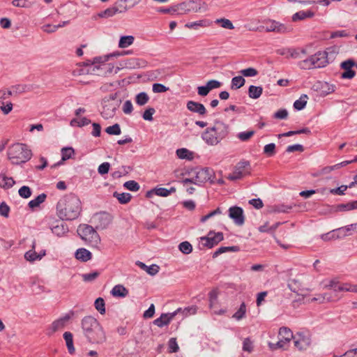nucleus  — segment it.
Instances as JSON below:
<instances>
[{"mask_svg":"<svg viewBox=\"0 0 357 357\" xmlns=\"http://www.w3.org/2000/svg\"><path fill=\"white\" fill-rule=\"evenodd\" d=\"M80 211V201L73 195L64 196L59 199L56 205V213L61 220H75L79 215Z\"/></svg>","mask_w":357,"mask_h":357,"instance_id":"nucleus-2","label":"nucleus"},{"mask_svg":"<svg viewBox=\"0 0 357 357\" xmlns=\"http://www.w3.org/2000/svg\"><path fill=\"white\" fill-rule=\"evenodd\" d=\"M114 197H116L121 204H127L131 199V195L129 193H119L115 192Z\"/></svg>","mask_w":357,"mask_h":357,"instance_id":"nucleus-33","label":"nucleus"},{"mask_svg":"<svg viewBox=\"0 0 357 357\" xmlns=\"http://www.w3.org/2000/svg\"><path fill=\"white\" fill-rule=\"evenodd\" d=\"M333 357H357V349H350L340 356L334 355Z\"/></svg>","mask_w":357,"mask_h":357,"instance_id":"nucleus-64","label":"nucleus"},{"mask_svg":"<svg viewBox=\"0 0 357 357\" xmlns=\"http://www.w3.org/2000/svg\"><path fill=\"white\" fill-rule=\"evenodd\" d=\"M194 153L187 149H179L176 150V155L181 159L192 160Z\"/></svg>","mask_w":357,"mask_h":357,"instance_id":"nucleus-27","label":"nucleus"},{"mask_svg":"<svg viewBox=\"0 0 357 357\" xmlns=\"http://www.w3.org/2000/svg\"><path fill=\"white\" fill-rule=\"evenodd\" d=\"M314 15L315 12L312 10H300L292 15L291 20L294 22H296L298 21L304 20L307 18H312Z\"/></svg>","mask_w":357,"mask_h":357,"instance_id":"nucleus-19","label":"nucleus"},{"mask_svg":"<svg viewBox=\"0 0 357 357\" xmlns=\"http://www.w3.org/2000/svg\"><path fill=\"white\" fill-rule=\"evenodd\" d=\"M10 212L9 206L4 202L0 204V214L4 217H8Z\"/></svg>","mask_w":357,"mask_h":357,"instance_id":"nucleus-61","label":"nucleus"},{"mask_svg":"<svg viewBox=\"0 0 357 357\" xmlns=\"http://www.w3.org/2000/svg\"><path fill=\"white\" fill-rule=\"evenodd\" d=\"M179 310L180 309L173 313H162L159 318L153 321V324L160 328L169 325Z\"/></svg>","mask_w":357,"mask_h":357,"instance_id":"nucleus-15","label":"nucleus"},{"mask_svg":"<svg viewBox=\"0 0 357 357\" xmlns=\"http://www.w3.org/2000/svg\"><path fill=\"white\" fill-rule=\"evenodd\" d=\"M75 153L74 149L71 147L63 148L61 150L62 160L70 159Z\"/></svg>","mask_w":357,"mask_h":357,"instance_id":"nucleus-45","label":"nucleus"},{"mask_svg":"<svg viewBox=\"0 0 357 357\" xmlns=\"http://www.w3.org/2000/svg\"><path fill=\"white\" fill-rule=\"evenodd\" d=\"M45 255V251L38 254L35 250H29L25 253L24 257L27 261L33 262L36 260H40Z\"/></svg>","mask_w":357,"mask_h":357,"instance_id":"nucleus-25","label":"nucleus"},{"mask_svg":"<svg viewBox=\"0 0 357 357\" xmlns=\"http://www.w3.org/2000/svg\"><path fill=\"white\" fill-rule=\"evenodd\" d=\"M7 155L12 164L20 165L29 160L32 153L26 144L15 143L8 147Z\"/></svg>","mask_w":357,"mask_h":357,"instance_id":"nucleus-4","label":"nucleus"},{"mask_svg":"<svg viewBox=\"0 0 357 357\" xmlns=\"http://www.w3.org/2000/svg\"><path fill=\"white\" fill-rule=\"evenodd\" d=\"M238 249L237 247L236 246H231V247H221L220 248H218L213 254V257H215L217 256H218L219 255H221L225 252H227V251H234V252H236L237 251Z\"/></svg>","mask_w":357,"mask_h":357,"instance_id":"nucleus-48","label":"nucleus"},{"mask_svg":"<svg viewBox=\"0 0 357 357\" xmlns=\"http://www.w3.org/2000/svg\"><path fill=\"white\" fill-rule=\"evenodd\" d=\"M211 178V170L208 168L199 169L196 172V176L192 179L185 178L183 183L184 185L188 183H194L195 184H201L210 180Z\"/></svg>","mask_w":357,"mask_h":357,"instance_id":"nucleus-12","label":"nucleus"},{"mask_svg":"<svg viewBox=\"0 0 357 357\" xmlns=\"http://www.w3.org/2000/svg\"><path fill=\"white\" fill-rule=\"evenodd\" d=\"M100 275V273L98 271H94L89 273H85L82 275V279L85 282H91L96 280Z\"/></svg>","mask_w":357,"mask_h":357,"instance_id":"nucleus-49","label":"nucleus"},{"mask_svg":"<svg viewBox=\"0 0 357 357\" xmlns=\"http://www.w3.org/2000/svg\"><path fill=\"white\" fill-rule=\"evenodd\" d=\"M245 82L244 78L241 76L234 77L231 79V88L235 89H239L244 85Z\"/></svg>","mask_w":357,"mask_h":357,"instance_id":"nucleus-37","label":"nucleus"},{"mask_svg":"<svg viewBox=\"0 0 357 357\" xmlns=\"http://www.w3.org/2000/svg\"><path fill=\"white\" fill-rule=\"evenodd\" d=\"M105 131H106V132H107L109 135H120L121 132L120 126L117 123L107 127L106 128Z\"/></svg>","mask_w":357,"mask_h":357,"instance_id":"nucleus-47","label":"nucleus"},{"mask_svg":"<svg viewBox=\"0 0 357 357\" xmlns=\"http://www.w3.org/2000/svg\"><path fill=\"white\" fill-rule=\"evenodd\" d=\"M278 225H279V223H276L275 225H274L273 226H270L268 222H266L264 225H261L259 227V231L260 232H266V233L272 232V231H274L277 229Z\"/></svg>","mask_w":357,"mask_h":357,"instance_id":"nucleus-43","label":"nucleus"},{"mask_svg":"<svg viewBox=\"0 0 357 357\" xmlns=\"http://www.w3.org/2000/svg\"><path fill=\"white\" fill-rule=\"evenodd\" d=\"M255 135V131L248 130L245 132H241L238 133L237 137L242 142L248 141L250 138H252Z\"/></svg>","mask_w":357,"mask_h":357,"instance_id":"nucleus-39","label":"nucleus"},{"mask_svg":"<svg viewBox=\"0 0 357 357\" xmlns=\"http://www.w3.org/2000/svg\"><path fill=\"white\" fill-rule=\"evenodd\" d=\"M294 335L291 331L286 327H282L279 331L280 340L275 344H270L271 349H276L278 348H284L285 345L290 342L291 339L294 340Z\"/></svg>","mask_w":357,"mask_h":357,"instance_id":"nucleus-10","label":"nucleus"},{"mask_svg":"<svg viewBox=\"0 0 357 357\" xmlns=\"http://www.w3.org/2000/svg\"><path fill=\"white\" fill-rule=\"evenodd\" d=\"M219 290L218 288L213 289L208 294L209 301L211 303V305L213 302H215L218 296Z\"/></svg>","mask_w":357,"mask_h":357,"instance_id":"nucleus-58","label":"nucleus"},{"mask_svg":"<svg viewBox=\"0 0 357 357\" xmlns=\"http://www.w3.org/2000/svg\"><path fill=\"white\" fill-rule=\"evenodd\" d=\"M223 238V234L222 232L211 231L206 236L201 237L200 242L204 248H211L218 245Z\"/></svg>","mask_w":357,"mask_h":357,"instance_id":"nucleus-11","label":"nucleus"},{"mask_svg":"<svg viewBox=\"0 0 357 357\" xmlns=\"http://www.w3.org/2000/svg\"><path fill=\"white\" fill-rule=\"evenodd\" d=\"M155 110L154 108H149L146 109L143 114V118L145 120L152 121L153 120V114L155 113Z\"/></svg>","mask_w":357,"mask_h":357,"instance_id":"nucleus-62","label":"nucleus"},{"mask_svg":"<svg viewBox=\"0 0 357 357\" xmlns=\"http://www.w3.org/2000/svg\"><path fill=\"white\" fill-rule=\"evenodd\" d=\"M307 96L302 95L300 98L296 100L294 103V107L296 109L301 110L303 109L306 104H307Z\"/></svg>","mask_w":357,"mask_h":357,"instance_id":"nucleus-32","label":"nucleus"},{"mask_svg":"<svg viewBox=\"0 0 357 357\" xmlns=\"http://www.w3.org/2000/svg\"><path fill=\"white\" fill-rule=\"evenodd\" d=\"M124 187L131 191H137L139 189V184L135 181H129L124 183Z\"/></svg>","mask_w":357,"mask_h":357,"instance_id":"nucleus-53","label":"nucleus"},{"mask_svg":"<svg viewBox=\"0 0 357 357\" xmlns=\"http://www.w3.org/2000/svg\"><path fill=\"white\" fill-rule=\"evenodd\" d=\"M263 25L260 26L261 30L267 32H276L278 33H285L291 31L290 26H287L273 20L268 19L263 21Z\"/></svg>","mask_w":357,"mask_h":357,"instance_id":"nucleus-7","label":"nucleus"},{"mask_svg":"<svg viewBox=\"0 0 357 357\" xmlns=\"http://www.w3.org/2000/svg\"><path fill=\"white\" fill-rule=\"evenodd\" d=\"M63 338L66 343V347L68 352L70 354H73L75 353V347L73 344V336L70 332H65L63 333Z\"/></svg>","mask_w":357,"mask_h":357,"instance_id":"nucleus-24","label":"nucleus"},{"mask_svg":"<svg viewBox=\"0 0 357 357\" xmlns=\"http://www.w3.org/2000/svg\"><path fill=\"white\" fill-rule=\"evenodd\" d=\"M299 66L302 69L316 68L312 56L305 60L300 61Z\"/></svg>","mask_w":357,"mask_h":357,"instance_id":"nucleus-35","label":"nucleus"},{"mask_svg":"<svg viewBox=\"0 0 357 357\" xmlns=\"http://www.w3.org/2000/svg\"><path fill=\"white\" fill-rule=\"evenodd\" d=\"M15 181L12 177H8L5 174H0V186L4 189H9L13 186Z\"/></svg>","mask_w":357,"mask_h":357,"instance_id":"nucleus-23","label":"nucleus"},{"mask_svg":"<svg viewBox=\"0 0 357 357\" xmlns=\"http://www.w3.org/2000/svg\"><path fill=\"white\" fill-rule=\"evenodd\" d=\"M227 134V126L222 121H216L213 127L206 130L202 135V138L208 144L215 145Z\"/></svg>","mask_w":357,"mask_h":357,"instance_id":"nucleus-5","label":"nucleus"},{"mask_svg":"<svg viewBox=\"0 0 357 357\" xmlns=\"http://www.w3.org/2000/svg\"><path fill=\"white\" fill-rule=\"evenodd\" d=\"M240 73L245 77H255L258 75V71L253 68H248L240 71Z\"/></svg>","mask_w":357,"mask_h":357,"instance_id":"nucleus-51","label":"nucleus"},{"mask_svg":"<svg viewBox=\"0 0 357 357\" xmlns=\"http://www.w3.org/2000/svg\"><path fill=\"white\" fill-rule=\"evenodd\" d=\"M315 68L324 67L328 63V53L326 51L318 52L312 56Z\"/></svg>","mask_w":357,"mask_h":357,"instance_id":"nucleus-16","label":"nucleus"},{"mask_svg":"<svg viewBox=\"0 0 357 357\" xmlns=\"http://www.w3.org/2000/svg\"><path fill=\"white\" fill-rule=\"evenodd\" d=\"M149 98L148 95L144 92L139 93L135 98V101L139 105H145L149 101Z\"/></svg>","mask_w":357,"mask_h":357,"instance_id":"nucleus-44","label":"nucleus"},{"mask_svg":"<svg viewBox=\"0 0 357 357\" xmlns=\"http://www.w3.org/2000/svg\"><path fill=\"white\" fill-rule=\"evenodd\" d=\"M110 165L109 162H103L98 167V173L101 175L107 174L109 170Z\"/></svg>","mask_w":357,"mask_h":357,"instance_id":"nucleus-60","label":"nucleus"},{"mask_svg":"<svg viewBox=\"0 0 357 357\" xmlns=\"http://www.w3.org/2000/svg\"><path fill=\"white\" fill-rule=\"evenodd\" d=\"M229 217L234 219L236 224L242 225L244 223L243 211L238 206L231 207L229 210Z\"/></svg>","mask_w":357,"mask_h":357,"instance_id":"nucleus-17","label":"nucleus"},{"mask_svg":"<svg viewBox=\"0 0 357 357\" xmlns=\"http://www.w3.org/2000/svg\"><path fill=\"white\" fill-rule=\"evenodd\" d=\"M112 294L115 297H126L128 294V291L123 285L117 284L112 289Z\"/></svg>","mask_w":357,"mask_h":357,"instance_id":"nucleus-26","label":"nucleus"},{"mask_svg":"<svg viewBox=\"0 0 357 357\" xmlns=\"http://www.w3.org/2000/svg\"><path fill=\"white\" fill-rule=\"evenodd\" d=\"M96 309L101 314L105 313V301L102 298H98L96 300L94 303Z\"/></svg>","mask_w":357,"mask_h":357,"instance_id":"nucleus-38","label":"nucleus"},{"mask_svg":"<svg viewBox=\"0 0 357 357\" xmlns=\"http://www.w3.org/2000/svg\"><path fill=\"white\" fill-rule=\"evenodd\" d=\"M221 213V211L220 210L219 208H216L215 210L210 212L209 213H208L207 215H203L201 219H200V222H206L207 220H208L209 218H211V217L215 215H218V214H220Z\"/></svg>","mask_w":357,"mask_h":357,"instance_id":"nucleus-57","label":"nucleus"},{"mask_svg":"<svg viewBox=\"0 0 357 357\" xmlns=\"http://www.w3.org/2000/svg\"><path fill=\"white\" fill-rule=\"evenodd\" d=\"M263 89L261 86H250L248 89L249 96L251 98L257 99L261 96Z\"/></svg>","mask_w":357,"mask_h":357,"instance_id":"nucleus-28","label":"nucleus"},{"mask_svg":"<svg viewBox=\"0 0 357 357\" xmlns=\"http://www.w3.org/2000/svg\"><path fill=\"white\" fill-rule=\"evenodd\" d=\"M19 195L23 198H28L31 195V190L28 186H22L19 190Z\"/></svg>","mask_w":357,"mask_h":357,"instance_id":"nucleus-55","label":"nucleus"},{"mask_svg":"<svg viewBox=\"0 0 357 357\" xmlns=\"http://www.w3.org/2000/svg\"><path fill=\"white\" fill-rule=\"evenodd\" d=\"M75 257L78 260L87 261L91 259L92 254L85 248H80L77 250L75 253Z\"/></svg>","mask_w":357,"mask_h":357,"instance_id":"nucleus-22","label":"nucleus"},{"mask_svg":"<svg viewBox=\"0 0 357 357\" xmlns=\"http://www.w3.org/2000/svg\"><path fill=\"white\" fill-rule=\"evenodd\" d=\"M70 318L69 315H66L65 317L54 321L51 326L52 331L54 333L63 329L66 326Z\"/></svg>","mask_w":357,"mask_h":357,"instance_id":"nucleus-21","label":"nucleus"},{"mask_svg":"<svg viewBox=\"0 0 357 357\" xmlns=\"http://www.w3.org/2000/svg\"><path fill=\"white\" fill-rule=\"evenodd\" d=\"M207 26L208 24L206 20H199L198 22H189L185 25L186 28L192 29H197L199 27H205Z\"/></svg>","mask_w":357,"mask_h":357,"instance_id":"nucleus-36","label":"nucleus"},{"mask_svg":"<svg viewBox=\"0 0 357 357\" xmlns=\"http://www.w3.org/2000/svg\"><path fill=\"white\" fill-rule=\"evenodd\" d=\"M187 108L190 112L197 113L202 116H204L207 114V110L204 105L192 100H190L187 102Z\"/></svg>","mask_w":357,"mask_h":357,"instance_id":"nucleus-18","label":"nucleus"},{"mask_svg":"<svg viewBox=\"0 0 357 357\" xmlns=\"http://www.w3.org/2000/svg\"><path fill=\"white\" fill-rule=\"evenodd\" d=\"M168 88L165 86L164 85L161 84H153V91L154 93H163L168 91Z\"/></svg>","mask_w":357,"mask_h":357,"instance_id":"nucleus-59","label":"nucleus"},{"mask_svg":"<svg viewBox=\"0 0 357 357\" xmlns=\"http://www.w3.org/2000/svg\"><path fill=\"white\" fill-rule=\"evenodd\" d=\"M279 54L281 55H287V57L290 56L291 58H297L298 56L299 52L295 49H288L287 52H284V50H282L280 52Z\"/></svg>","mask_w":357,"mask_h":357,"instance_id":"nucleus-54","label":"nucleus"},{"mask_svg":"<svg viewBox=\"0 0 357 357\" xmlns=\"http://www.w3.org/2000/svg\"><path fill=\"white\" fill-rule=\"evenodd\" d=\"M112 216L106 212H100L95 214L91 218V223L96 229H106L112 222Z\"/></svg>","mask_w":357,"mask_h":357,"instance_id":"nucleus-9","label":"nucleus"},{"mask_svg":"<svg viewBox=\"0 0 357 357\" xmlns=\"http://www.w3.org/2000/svg\"><path fill=\"white\" fill-rule=\"evenodd\" d=\"M178 248L179 250L185 255L190 254L192 251V245L188 241H184L180 243Z\"/></svg>","mask_w":357,"mask_h":357,"instance_id":"nucleus-40","label":"nucleus"},{"mask_svg":"<svg viewBox=\"0 0 357 357\" xmlns=\"http://www.w3.org/2000/svg\"><path fill=\"white\" fill-rule=\"evenodd\" d=\"M155 194L158 196L160 197H167L170 195L172 193L176 192V188L174 187H172L169 190H167L164 188H157L154 190Z\"/></svg>","mask_w":357,"mask_h":357,"instance_id":"nucleus-30","label":"nucleus"},{"mask_svg":"<svg viewBox=\"0 0 357 357\" xmlns=\"http://www.w3.org/2000/svg\"><path fill=\"white\" fill-rule=\"evenodd\" d=\"M168 349L169 353H176L178 351L179 347L178 346L176 338H170V340L168 342Z\"/></svg>","mask_w":357,"mask_h":357,"instance_id":"nucleus-46","label":"nucleus"},{"mask_svg":"<svg viewBox=\"0 0 357 357\" xmlns=\"http://www.w3.org/2000/svg\"><path fill=\"white\" fill-rule=\"evenodd\" d=\"M337 238H338V236L334 231L324 234L321 236V238L324 241H333Z\"/></svg>","mask_w":357,"mask_h":357,"instance_id":"nucleus-56","label":"nucleus"},{"mask_svg":"<svg viewBox=\"0 0 357 357\" xmlns=\"http://www.w3.org/2000/svg\"><path fill=\"white\" fill-rule=\"evenodd\" d=\"M141 266L142 268H146V272L151 275H155L159 271V266L155 264H153L150 266H146L143 263H141Z\"/></svg>","mask_w":357,"mask_h":357,"instance_id":"nucleus-50","label":"nucleus"},{"mask_svg":"<svg viewBox=\"0 0 357 357\" xmlns=\"http://www.w3.org/2000/svg\"><path fill=\"white\" fill-rule=\"evenodd\" d=\"M117 3H118L116 2L112 7L108 8L106 10H105L104 11L98 14V15L100 17L107 18V17L114 16L116 13H121V12H123L126 10V7L119 8L117 6Z\"/></svg>","mask_w":357,"mask_h":357,"instance_id":"nucleus-20","label":"nucleus"},{"mask_svg":"<svg viewBox=\"0 0 357 357\" xmlns=\"http://www.w3.org/2000/svg\"><path fill=\"white\" fill-rule=\"evenodd\" d=\"M246 312V305L245 303H242L238 310L233 314L232 317L236 320L242 319Z\"/></svg>","mask_w":357,"mask_h":357,"instance_id":"nucleus-34","label":"nucleus"},{"mask_svg":"<svg viewBox=\"0 0 357 357\" xmlns=\"http://www.w3.org/2000/svg\"><path fill=\"white\" fill-rule=\"evenodd\" d=\"M302 133L310 134V130L307 128H303V129L299 130L289 131L287 132L279 135V137H290V136H292V135H294L302 134Z\"/></svg>","mask_w":357,"mask_h":357,"instance_id":"nucleus-42","label":"nucleus"},{"mask_svg":"<svg viewBox=\"0 0 357 357\" xmlns=\"http://www.w3.org/2000/svg\"><path fill=\"white\" fill-rule=\"evenodd\" d=\"M347 189V185H341L340 187L335 189H331L330 192L333 195H342Z\"/></svg>","mask_w":357,"mask_h":357,"instance_id":"nucleus-63","label":"nucleus"},{"mask_svg":"<svg viewBox=\"0 0 357 357\" xmlns=\"http://www.w3.org/2000/svg\"><path fill=\"white\" fill-rule=\"evenodd\" d=\"M135 40V38L132 36H126L121 37L119 43L120 48H126L131 45Z\"/></svg>","mask_w":357,"mask_h":357,"instance_id":"nucleus-29","label":"nucleus"},{"mask_svg":"<svg viewBox=\"0 0 357 357\" xmlns=\"http://www.w3.org/2000/svg\"><path fill=\"white\" fill-rule=\"evenodd\" d=\"M276 146L273 143L268 144L266 145L264 148V153L268 157H271L274 155L276 153L275 151Z\"/></svg>","mask_w":357,"mask_h":357,"instance_id":"nucleus-41","label":"nucleus"},{"mask_svg":"<svg viewBox=\"0 0 357 357\" xmlns=\"http://www.w3.org/2000/svg\"><path fill=\"white\" fill-rule=\"evenodd\" d=\"M82 327L85 337L91 344H101L106 340L105 333L98 321L91 316L82 320Z\"/></svg>","mask_w":357,"mask_h":357,"instance_id":"nucleus-3","label":"nucleus"},{"mask_svg":"<svg viewBox=\"0 0 357 357\" xmlns=\"http://www.w3.org/2000/svg\"><path fill=\"white\" fill-rule=\"evenodd\" d=\"M327 291L324 294L318 295L312 301H318L320 303L325 302H335L340 298L339 292H355L357 293V284H353L348 282H342L337 279H333L329 284L326 286Z\"/></svg>","mask_w":357,"mask_h":357,"instance_id":"nucleus-1","label":"nucleus"},{"mask_svg":"<svg viewBox=\"0 0 357 357\" xmlns=\"http://www.w3.org/2000/svg\"><path fill=\"white\" fill-rule=\"evenodd\" d=\"M90 123V121L86 118H82L80 119H74L71 121L70 124L72 126H84L85 125H88Z\"/></svg>","mask_w":357,"mask_h":357,"instance_id":"nucleus-52","label":"nucleus"},{"mask_svg":"<svg viewBox=\"0 0 357 357\" xmlns=\"http://www.w3.org/2000/svg\"><path fill=\"white\" fill-rule=\"evenodd\" d=\"M77 233L83 240L89 243H98L100 240L98 233L91 225H80Z\"/></svg>","mask_w":357,"mask_h":357,"instance_id":"nucleus-8","label":"nucleus"},{"mask_svg":"<svg viewBox=\"0 0 357 357\" xmlns=\"http://www.w3.org/2000/svg\"><path fill=\"white\" fill-rule=\"evenodd\" d=\"M354 66L355 61L353 59L343 61L341 63V68L344 70V72L342 73V78L352 79L356 75V72L352 70V67Z\"/></svg>","mask_w":357,"mask_h":357,"instance_id":"nucleus-14","label":"nucleus"},{"mask_svg":"<svg viewBox=\"0 0 357 357\" xmlns=\"http://www.w3.org/2000/svg\"><path fill=\"white\" fill-rule=\"evenodd\" d=\"M47 196L45 194H41L36 197L34 199L31 200L29 203V206L31 208H34L38 207L40 204L43 203L45 201Z\"/></svg>","mask_w":357,"mask_h":357,"instance_id":"nucleus-31","label":"nucleus"},{"mask_svg":"<svg viewBox=\"0 0 357 357\" xmlns=\"http://www.w3.org/2000/svg\"><path fill=\"white\" fill-rule=\"evenodd\" d=\"M250 172V163L247 161H241L235 167L231 174L234 179H239Z\"/></svg>","mask_w":357,"mask_h":357,"instance_id":"nucleus-13","label":"nucleus"},{"mask_svg":"<svg viewBox=\"0 0 357 357\" xmlns=\"http://www.w3.org/2000/svg\"><path fill=\"white\" fill-rule=\"evenodd\" d=\"M294 347L298 351H306L312 344V335L308 331L296 333L294 337Z\"/></svg>","mask_w":357,"mask_h":357,"instance_id":"nucleus-6","label":"nucleus"}]
</instances>
